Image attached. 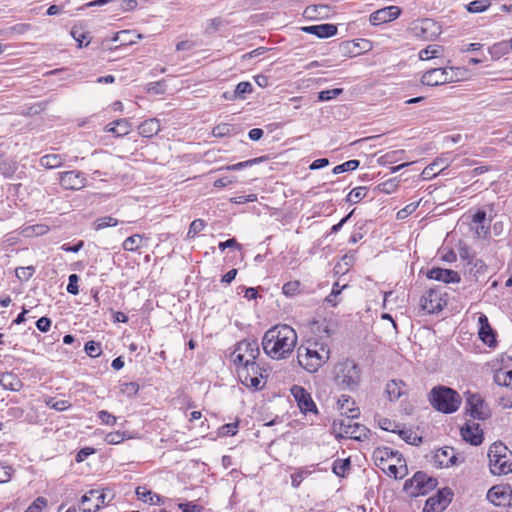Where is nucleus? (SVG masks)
Returning <instances> with one entry per match:
<instances>
[{
	"mask_svg": "<svg viewBox=\"0 0 512 512\" xmlns=\"http://www.w3.org/2000/svg\"><path fill=\"white\" fill-rule=\"evenodd\" d=\"M297 333L289 325L278 324L267 330L262 338V348L274 360L286 359L297 344Z\"/></svg>",
	"mask_w": 512,
	"mask_h": 512,
	"instance_id": "obj_1",
	"label": "nucleus"
},
{
	"mask_svg": "<svg viewBox=\"0 0 512 512\" xmlns=\"http://www.w3.org/2000/svg\"><path fill=\"white\" fill-rule=\"evenodd\" d=\"M330 347L323 339L310 338L297 348L299 365L308 373H316L330 359Z\"/></svg>",
	"mask_w": 512,
	"mask_h": 512,
	"instance_id": "obj_2",
	"label": "nucleus"
},
{
	"mask_svg": "<svg viewBox=\"0 0 512 512\" xmlns=\"http://www.w3.org/2000/svg\"><path fill=\"white\" fill-rule=\"evenodd\" d=\"M346 418L336 419L333 421V429L341 437H348L351 439L362 441L368 438L369 430L356 422L353 419L359 416V409L353 407L345 411Z\"/></svg>",
	"mask_w": 512,
	"mask_h": 512,
	"instance_id": "obj_3",
	"label": "nucleus"
},
{
	"mask_svg": "<svg viewBox=\"0 0 512 512\" xmlns=\"http://www.w3.org/2000/svg\"><path fill=\"white\" fill-rule=\"evenodd\" d=\"M429 401L437 411L450 414L460 407L461 397L452 388L436 386L430 392Z\"/></svg>",
	"mask_w": 512,
	"mask_h": 512,
	"instance_id": "obj_4",
	"label": "nucleus"
},
{
	"mask_svg": "<svg viewBox=\"0 0 512 512\" xmlns=\"http://www.w3.org/2000/svg\"><path fill=\"white\" fill-rule=\"evenodd\" d=\"M489 467L494 475L512 472V452L501 442L493 443L488 450Z\"/></svg>",
	"mask_w": 512,
	"mask_h": 512,
	"instance_id": "obj_5",
	"label": "nucleus"
},
{
	"mask_svg": "<svg viewBox=\"0 0 512 512\" xmlns=\"http://www.w3.org/2000/svg\"><path fill=\"white\" fill-rule=\"evenodd\" d=\"M335 380L342 389H355L360 382V369L351 360L339 363L335 369Z\"/></svg>",
	"mask_w": 512,
	"mask_h": 512,
	"instance_id": "obj_6",
	"label": "nucleus"
},
{
	"mask_svg": "<svg viewBox=\"0 0 512 512\" xmlns=\"http://www.w3.org/2000/svg\"><path fill=\"white\" fill-rule=\"evenodd\" d=\"M459 79V68H433L422 75L421 83L427 86H439L459 81Z\"/></svg>",
	"mask_w": 512,
	"mask_h": 512,
	"instance_id": "obj_7",
	"label": "nucleus"
},
{
	"mask_svg": "<svg viewBox=\"0 0 512 512\" xmlns=\"http://www.w3.org/2000/svg\"><path fill=\"white\" fill-rule=\"evenodd\" d=\"M260 354L259 344L254 339H244L240 341L233 351V361L239 366L256 363V359Z\"/></svg>",
	"mask_w": 512,
	"mask_h": 512,
	"instance_id": "obj_8",
	"label": "nucleus"
},
{
	"mask_svg": "<svg viewBox=\"0 0 512 512\" xmlns=\"http://www.w3.org/2000/svg\"><path fill=\"white\" fill-rule=\"evenodd\" d=\"M437 480L426 473L418 471L404 483V490L413 496L425 495L435 489Z\"/></svg>",
	"mask_w": 512,
	"mask_h": 512,
	"instance_id": "obj_9",
	"label": "nucleus"
},
{
	"mask_svg": "<svg viewBox=\"0 0 512 512\" xmlns=\"http://www.w3.org/2000/svg\"><path fill=\"white\" fill-rule=\"evenodd\" d=\"M466 413L473 419L486 420L491 416L488 405L478 393H466Z\"/></svg>",
	"mask_w": 512,
	"mask_h": 512,
	"instance_id": "obj_10",
	"label": "nucleus"
},
{
	"mask_svg": "<svg viewBox=\"0 0 512 512\" xmlns=\"http://www.w3.org/2000/svg\"><path fill=\"white\" fill-rule=\"evenodd\" d=\"M238 377L242 384L256 390L261 389V379L263 378L262 369L257 363L238 367Z\"/></svg>",
	"mask_w": 512,
	"mask_h": 512,
	"instance_id": "obj_11",
	"label": "nucleus"
},
{
	"mask_svg": "<svg viewBox=\"0 0 512 512\" xmlns=\"http://www.w3.org/2000/svg\"><path fill=\"white\" fill-rule=\"evenodd\" d=\"M142 35L137 34L131 30H123L117 32L112 38L104 39L102 41V47L104 49L113 50L118 48L119 46L132 45L137 42V40L141 39Z\"/></svg>",
	"mask_w": 512,
	"mask_h": 512,
	"instance_id": "obj_12",
	"label": "nucleus"
},
{
	"mask_svg": "<svg viewBox=\"0 0 512 512\" xmlns=\"http://www.w3.org/2000/svg\"><path fill=\"white\" fill-rule=\"evenodd\" d=\"M453 493L450 488H443L426 500L423 512H442L451 502Z\"/></svg>",
	"mask_w": 512,
	"mask_h": 512,
	"instance_id": "obj_13",
	"label": "nucleus"
},
{
	"mask_svg": "<svg viewBox=\"0 0 512 512\" xmlns=\"http://www.w3.org/2000/svg\"><path fill=\"white\" fill-rule=\"evenodd\" d=\"M441 27L437 22L432 19H423L417 23H414L411 31L413 35L422 40H433L440 34Z\"/></svg>",
	"mask_w": 512,
	"mask_h": 512,
	"instance_id": "obj_14",
	"label": "nucleus"
},
{
	"mask_svg": "<svg viewBox=\"0 0 512 512\" xmlns=\"http://www.w3.org/2000/svg\"><path fill=\"white\" fill-rule=\"evenodd\" d=\"M290 391L302 413H318L311 394L305 388L299 385H293Z\"/></svg>",
	"mask_w": 512,
	"mask_h": 512,
	"instance_id": "obj_15",
	"label": "nucleus"
},
{
	"mask_svg": "<svg viewBox=\"0 0 512 512\" xmlns=\"http://www.w3.org/2000/svg\"><path fill=\"white\" fill-rule=\"evenodd\" d=\"M85 174L78 170L59 173V183L66 190H80L86 186Z\"/></svg>",
	"mask_w": 512,
	"mask_h": 512,
	"instance_id": "obj_16",
	"label": "nucleus"
},
{
	"mask_svg": "<svg viewBox=\"0 0 512 512\" xmlns=\"http://www.w3.org/2000/svg\"><path fill=\"white\" fill-rule=\"evenodd\" d=\"M106 494L100 490H90L85 493L80 501L82 512H97L104 505Z\"/></svg>",
	"mask_w": 512,
	"mask_h": 512,
	"instance_id": "obj_17",
	"label": "nucleus"
},
{
	"mask_svg": "<svg viewBox=\"0 0 512 512\" xmlns=\"http://www.w3.org/2000/svg\"><path fill=\"white\" fill-rule=\"evenodd\" d=\"M458 456L454 448L445 446L435 451L432 464L436 468H448L458 464Z\"/></svg>",
	"mask_w": 512,
	"mask_h": 512,
	"instance_id": "obj_18",
	"label": "nucleus"
},
{
	"mask_svg": "<svg viewBox=\"0 0 512 512\" xmlns=\"http://www.w3.org/2000/svg\"><path fill=\"white\" fill-rule=\"evenodd\" d=\"M421 307L428 313H435L443 308V300L440 293L435 289H429L421 297Z\"/></svg>",
	"mask_w": 512,
	"mask_h": 512,
	"instance_id": "obj_19",
	"label": "nucleus"
},
{
	"mask_svg": "<svg viewBox=\"0 0 512 512\" xmlns=\"http://www.w3.org/2000/svg\"><path fill=\"white\" fill-rule=\"evenodd\" d=\"M463 440L470 443L471 445L478 446L483 442V432L480 429V425L468 421L460 430Z\"/></svg>",
	"mask_w": 512,
	"mask_h": 512,
	"instance_id": "obj_20",
	"label": "nucleus"
},
{
	"mask_svg": "<svg viewBox=\"0 0 512 512\" xmlns=\"http://www.w3.org/2000/svg\"><path fill=\"white\" fill-rule=\"evenodd\" d=\"M400 14L401 9L398 6L385 7L370 15V23L372 25L387 23L398 18Z\"/></svg>",
	"mask_w": 512,
	"mask_h": 512,
	"instance_id": "obj_21",
	"label": "nucleus"
},
{
	"mask_svg": "<svg viewBox=\"0 0 512 512\" xmlns=\"http://www.w3.org/2000/svg\"><path fill=\"white\" fill-rule=\"evenodd\" d=\"M400 453L389 447H377L372 454L374 464L383 471H386V465L390 460H396Z\"/></svg>",
	"mask_w": 512,
	"mask_h": 512,
	"instance_id": "obj_22",
	"label": "nucleus"
},
{
	"mask_svg": "<svg viewBox=\"0 0 512 512\" xmlns=\"http://www.w3.org/2000/svg\"><path fill=\"white\" fill-rule=\"evenodd\" d=\"M427 277L444 283H459L461 280L460 274L457 271L439 267H434L429 270Z\"/></svg>",
	"mask_w": 512,
	"mask_h": 512,
	"instance_id": "obj_23",
	"label": "nucleus"
},
{
	"mask_svg": "<svg viewBox=\"0 0 512 512\" xmlns=\"http://www.w3.org/2000/svg\"><path fill=\"white\" fill-rule=\"evenodd\" d=\"M301 30L305 33L312 34L318 38H329L337 33V26L330 23H324L319 25L304 26Z\"/></svg>",
	"mask_w": 512,
	"mask_h": 512,
	"instance_id": "obj_24",
	"label": "nucleus"
},
{
	"mask_svg": "<svg viewBox=\"0 0 512 512\" xmlns=\"http://www.w3.org/2000/svg\"><path fill=\"white\" fill-rule=\"evenodd\" d=\"M487 499L495 506H505L510 501V495L504 486H493L488 490Z\"/></svg>",
	"mask_w": 512,
	"mask_h": 512,
	"instance_id": "obj_25",
	"label": "nucleus"
},
{
	"mask_svg": "<svg viewBox=\"0 0 512 512\" xmlns=\"http://www.w3.org/2000/svg\"><path fill=\"white\" fill-rule=\"evenodd\" d=\"M478 323L480 325L479 328V337L480 339L488 346H493L496 343L495 335L493 329L491 328L488 318L481 314L478 318Z\"/></svg>",
	"mask_w": 512,
	"mask_h": 512,
	"instance_id": "obj_26",
	"label": "nucleus"
},
{
	"mask_svg": "<svg viewBox=\"0 0 512 512\" xmlns=\"http://www.w3.org/2000/svg\"><path fill=\"white\" fill-rule=\"evenodd\" d=\"M407 465L405 459L399 454L396 457L395 463H389L386 465V471L389 476H393L395 479H402L407 474Z\"/></svg>",
	"mask_w": 512,
	"mask_h": 512,
	"instance_id": "obj_27",
	"label": "nucleus"
},
{
	"mask_svg": "<svg viewBox=\"0 0 512 512\" xmlns=\"http://www.w3.org/2000/svg\"><path fill=\"white\" fill-rule=\"evenodd\" d=\"M0 385L6 390L20 391L23 387V382L13 372H4L0 375Z\"/></svg>",
	"mask_w": 512,
	"mask_h": 512,
	"instance_id": "obj_28",
	"label": "nucleus"
},
{
	"mask_svg": "<svg viewBox=\"0 0 512 512\" xmlns=\"http://www.w3.org/2000/svg\"><path fill=\"white\" fill-rule=\"evenodd\" d=\"M137 498L149 505H160L163 503L162 497L146 486H138L135 490Z\"/></svg>",
	"mask_w": 512,
	"mask_h": 512,
	"instance_id": "obj_29",
	"label": "nucleus"
},
{
	"mask_svg": "<svg viewBox=\"0 0 512 512\" xmlns=\"http://www.w3.org/2000/svg\"><path fill=\"white\" fill-rule=\"evenodd\" d=\"M138 130L142 137L151 138L160 132V121L156 118L147 119L138 126Z\"/></svg>",
	"mask_w": 512,
	"mask_h": 512,
	"instance_id": "obj_30",
	"label": "nucleus"
},
{
	"mask_svg": "<svg viewBox=\"0 0 512 512\" xmlns=\"http://www.w3.org/2000/svg\"><path fill=\"white\" fill-rule=\"evenodd\" d=\"M449 166L448 158H437L431 164L426 166L422 172L424 178L435 177L439 172Z\"/></svg>",
	"mask_w": 512,
	"mask_h": 512,
	"instance_id": "obj_31",
	"label": "nucleus"
},
{
	"mask_svg": "<svg viewBox=\"0 0 512 512\" xmlns=\"http://www.w3.org/2000/svg\"><path fill=\"white\" fill-rule=\"evenodd\" d=\"M404 387L403 381L391 380L386 384L385 391L391 401H396L404 394Z\"/></svg>",
	"mask_w": 512,
	"mask_h": 512,
	"instance_id": "obj_32",
	"label": "nucleus"
},
{
	"mask_svg": "<svg viewBox=\"0 0 512 512\" xmlns=\"http://www.w3.org/2000/svg\"><path fill=\"white\" fill-rule=\"evenodd\" d=\"M64 157L59 154H46L39 159V163L46 169H55L61 167L64 163Z\"/></svg>",
	"mask_w": 512,
	"mask_h": 512,
	"instance_id": "obj_33",
	"label": "nucleus"
},
{
	"mask_svg": "<svg viewBox=\"0 0 512 512\" xmlns=\"http://www.w3.org/2000/svg\"><path fill=\"white\" fill-rule=\"evenodd\" d=\"M265 160H266V157L265 156H261V157H257V158H254V159H250V160H246V161H243V162H239V163H236V164H233V165H227V166L219 168V170L237 171V170H241V169H244V168H247V167H251V166H253L255 164L264 162Z\"/></svg>",
	"mask_w": 512,
	"mask_h": 512,
	"instance_id": "obj_34",
	"label": "nucleus"
},
{
	"mask_svg": "<svg viewBox=\"0 0 512 512\" xmlns=\"http://www.w3.org/2000/svg\"><path fill=\"white\" fill-rule=\"evenodd\" d=\"M493 378L497 385L512 388V370H498Z\"/></svg>",
	"mask_w": 512,
	"mask_h": 512,
	"instance_id": "obj_35",
	"label": "nucleus"
},
{
	"mask_svg": "<svg viewBox=\"0 0 512 512\" xmlns=\"http://www.w3.org/2000/svg\"><path fill=\"white\" fill-rule=\"evenodd\" d=\"M405 442L412 445H419L422 442V438L414 433L411 429H399L396 432Z\"/></svg>",
	"mask_w": 512,
	"mask_h": 512,
	"instance_id": "obj_36",
	"label": "nucleus"
},
{
	"mask_svg": "<svg viewBox=\"0 0 512 512\" xmlns=\"http://www.w3.org/2000/svg\"><path fill=\"white\" fill-rule=\"evenodd\" d=\"M491 6L490 0H474L465 5V8L470 13H482Z\"/></svg>",
	"mask_w": 512,
	"mask_h": 512,
	"instance_id": "obj_37",
	"label": "nucleus"
},
{
	"mask_svg": "<svg viewBox=\"0 0 512 512\" xmlns=\"http://www.w3.org/2000/svg\"><path fill=\"white\" fill-rule=\"evenodd\" d=\"M442 52L443 47L439 45H429L419 52V58L421 60H429L431 58L438 57Z\"/></svg>",
	"mask_w": 512,
	"mask_h": 512,
	"instance_id": "obj_38",
	"label": "nucleus"
},
{
	"mask_svg": "<svg viewBox=\"0 0 512 512\" xmlns=\"http://www.w3.org/2000/svg\"><path fill=\"white\" fill-rule=\"evenodd\" d=\"M118 223L119 221L116 218L112 216H104L97 218L93 223V227L96 231H99L108 227H114L118 225Z\"/></svg>",
	"mask_w": 512,
	"mask_h": 512,
	"instance_id": "obj_39",
	"label": "nucleus"
},
{
	"mask_svg": "<svg viewBox=\"0 0 512 512\" xmlns=\"http://www.w3.org/2000/svg\"><path fill=\"white\" fill-rule=\"evenodd\" d=\"M367 194L366 187H356L350 191L347 195L346 201L352 204H356L361 201Z\"/></svg>",
	"mask_w": 512,
	"mask_h": 512,
	"instance_id": "obj_40",
	"label": "nucleus"
},
{
	"mask_svg": "<svg viewBox=\"0 0 512 512\" xmlns=\"http://www.w3.org/2000/svg\"><path fill=\"white\" fill-rule=\"evenodd\" d=\"M328 12H329V7L327 5H322V4L309 6L305 10V14L308 17H314V16L326 17L328 15Z\"/></svg>",
	"mask_w": 512,
	"mask_h": 512,
	"instance_id": "obj_41",
	"label": "nucleus"
},
{
	"mask_svg": "<svg viewBox=\"0 0 512 512\" xmlns=\"http://www.w3.org/2000/svg\"><path fill=\"white\" fill-rule=\"evenodd\" d=\"M142 241V236L139 234L132 235L125 239L123 242V249L126 251H136L140 247V243Z\"/></svg>",
	"mask_w": 512,
	"mask_h": 512,
	"instance_id": "obj_42",
	"label": "nucleus"
},
{
	"mask_svg": "<svg viewBox=\"0 0 512 512\" xmlns=\"http://www.w3.org/2000/svg\"><path fill=\"white\" fill-rule=\"evenodd\" d=\"M359 165H360L359 160H349L340 165L335 166L333 168L332 172H333V174L337 175L340 173L353 171V170L357 169L359 167Z\"/></svg>",
	"mask_w": 512,
	"mask_h": 512,
	"instance_id": "obj_43",
	"label": "nucleus"
},
{
	"mask_svg": "<svg viewBox=\"0 0 512 512\" xmlns=\"http://www.w3.org/2000/svg\"><path fill=\"white\" fill-rule=\"evenodd\" d=\"M332 469L337 476L344 477L346 472L350 469V460H335Z\"/></svg>",
	"mask_w": 512,
	"mask_h": 512,
	"instance_id": "obj_44",
	"label": "nucleus"
},
{
	"mask_svg": "<svg viewBox=\"0 0 512 512\" xmlns=\"http://www.w3.org/2000/svg\"><path fill=\"white\" fill-rule=\"evenodd\" d=\"M206 227V223L203 219H196L192 221V223L189 226V230L187 232L186 238L192 239L194 238L199 232L204 230Z\"/></svg>",
	"mask_w": 512,
	"mask_h": 512,
	"instance_id": "obj_45",
	"label": "nucleus"
},
{
	"mask_svg": "<svg viewBox=\"0 0 512 512\" xmlns=\"http://www.w3.org/2000/svg\"><path fill=\"white\" fill-rule=\"evenodd\" d=\"M234 90L238 99H245L247 94H251L253 92V86L248 81H242L236 85Z\"/></svg>",
	"mask_w": 512,
	"mask_h": 512,
	"instance_id": "obj_46",
	"label": "nucleus"
},
{
	"mask_svg": "<svg viewBox=\"0 0 512 512\" xmlns=\"http://www.w3.org/2000/svg\"><path fill=\"white\" fill-rule=\"evenodd\" d=\"M114 124L118 127V137H123L129 134L132 130V124L128 119L114 120Z\"/></svg>",
	"mask_w": 512,
	"mask_h": 512,
	"instance_id": "obj_47",
	"label": "nucleus"
},
{
	"mask_svg": "<svg viewBox=\"0 0 512 512\" xmlns=\"http://www.w3.org/2000/svg\"><path fill=\"white\" fill-rule=\"evenodd\" d=\"M45 404L56 411H65L71 406L66 400H55L52 397L47 398Z\"/></svg>",
	"mask_w": 512,
	"mask_h": 512,
	"instance_id": "obj_48",
	"label": "nucleus"
},
{
	"mask_svg": "<svg viewBox=\"0 0 512 512\" xmlns=\"http://www.w3.org/2000/svg\"><path fill=\"white\" fill-rule=\"evenodd\" d=\"M120 392L128 397H133L139 391V385L136 382L120 383Z\"/></svg>",
	"mask_w": 512,
	"mask_h": 512,
	"instance_id": "obj_49",
	"label": "nucleus"
},
{
	"mask_svg": "<svg viewBox=\"0 0 512 512\" xmlns=\"http://www.w3.org/2000/svg\"><path fill=\"white\" fill-rule=\"evenodd\" d=\"M234 130V126L228 123H220L216 125L213 130L212 134L215 137H225Z\"/></svg>",
	"mask_w": 512,
	"mask_h": 512,
	"instance_id": "obj_50",
	"label": "nucleus"
},
{
	"mask_svg": "<svg viewBox=\"0 0 512 512\" xmlns=\"http://www.w3.org/2000/svg\"><path fill=\"white\" fill-rule=\"evenodd\" d=\"M282 292L284 295L288 297H292L297 295L300 292V282L299 281H289L285 283L282 287Z\"/></svg>",
	"mask_w": 512,
	"mask_h": 512,
	"instance_id": "obj_51",
	"label": "nucleus"
},
{
	"mask_svg": "<svg viewBox=\"0 0 512 512\" xmlns=\"http://www.w3.org/2000/svg\"><path fill=\"white\" fill-rule=\"evenodd\" d=\"M71 36L78 43V47L80 48L83 46H88L90 43V40H87L86 43H84V41L87 39V34L77 27H73L71 29Z\"/></svg>",
	"mask_w": 512,
	"mask_h": 512,
	"instance_id": "obj_52",
	"label": "nucleus"
},
{
	"mask_svg": "<svg viewBox=\"0 0 512 512\" xmlns=\"http://www.w3.org/2000/svg\"><path fill=\"white\" fill-rule=\"evenodd\" d=\"M84 350L86 354L92 358H96L102 353L100 343L95 341H88L85 344Z\"/></svg>",
	"mask_w": 512,
	"mask_h": 512,
	"instance_id": "obj_53",
	"label": "nucleus"
},
{
	"mask_svg": "<svg viewBox=\"0 0 512 512\" xmlns=\"http://www.w3.org/2000/svg\"><path fill=\"white\" fill-rule=\"evenodd\" d=\"M419 206V201L407 204L404 208L397 212V219L403 220L411 215Z\"/></svg>",
	"mask_w": 512,
	"mask_h": 512,
	"instance_id": "obj_54",
	"label": "nucleus"
},
{
	"mask_svg": "<svg viewBox=\"0 0 512 512\" xmlns=\"http://www.w3.org/2000/svg\"><path fill=\"white\" fill-rule=\"evenodd\" d=\"M343 92L341 88H334L331 90H323L318 93L319 101H329Z\"/></svg>",
	"mask_w": 512,
	"mask_h": 512,
	"instance_id": "obj_55",
	"label": "nucleus"
},
{
	"mask_svg": "<svg viewBox=\"0 0 512 512\" xmlns=\"http://www.w3.org/2000/svg\"><path fill=\"white\" fill-rule=\"evenodd\" d=\"M14 470L11 466L0 462V484L10 481Z\"/></svg>",
	"mask_w": 512,
	"mask_h": 512,
	"instance_id": "obj_56",
	"label": "nucleus"
},
{
	"mask_svg": "<svg viewBox=\"0 0 512 512\" xmlns=\"http://www.w3.org/2000/svg\"><path fill=\"white\" fill-rule=\"evenodd\" d=\"M309 471L305 469H299L291 475V484L293 487L297 488L301 482L307 477Z\"/></svg>",
	"mask_w": 512,
	"mask_h": 512,
	"instance_id": "obj_57",
	"label": "nucleus"
},
{
	"mask_svg": "<svg viewBox=\"0 0 512 512\" xmlns=\"http://www.w3.org/2000/svg\"><path fill=\"white\" fill-rule=\"evenodd\" d=\"M125 439V433L121 431L110 432L105 436V441L108 444H119Z\"/></svg>",
	"mask_w": 512,
	"mask_h": 512,
	"instance_id": "obj_58",
	"label": "nucleus"
},
{
	"mask_svg": "<svg viewBox=\"0 0 512 512\" xmlns=\"http://www.w3.org/2000/svg\"><path fill=\"white\" fill-rule=\"evenodd\" d=\"M69 283L67 285V292L72 294V295H78L79 294V286H78V282H79V276L77 274H71L69 276Z\"/></svg>",
	"mask_w": 512,
	"mask_h": 512,
	"instance_id": "obj_59",
	"label": "nucleus"
},
{
	"mask_svg": "<svg viewBox=\"0 0 512 512\" xmlns=\"http://www.w3.org/2000/svg\"><path fill=\"white\" fill-rule=\"evenodd\" d=\"M98 418L101 420V422L103 424H106L109 426H113L117 422V418L106 410L99 411Z\"/></svg>",
	"mask_w": 512,
	"mask_h": 512,
	"instance_id": "obj_60",
	"label": "nucleus"
},
{
	"mask_svg": "<svg viewBox=\"0 0 512 512\" xmlns=\"http://www.w3.org/2000/svg\"><path fill=\"white\" fill-rule=\"evenodd\" d=\"M341 50L344 52V53H351V54H354V55H358L361 53V50H356L357 47L360 48L359 46V43L355 42V41H347V42H343L341 44Z\"/></svg>",
	"mask_w": 512,
	"mask_h": 512,
	"instance_id": "obj_61",
	"label": "nucleus"
},
{
	"mask_svg": "<svg viewBox=\"0 0 512 512\" xmlns=\"http://www.w3.org/2000/svg\"><path fill=\"white\" fill-rule=\"evenodd\" d=\"M47 500L43 497H38L25 512H41L46 506Z\"/></svg>",
	"mask_w": 512,
	"mask_h": 512,
	"instance_id": "obj_62",
	"label": "nucleus"
},
{
	"mask_svg": "<svg viewBox=\"0 0 512 512\" xmlns=\"http://www.w3.org/2000/svg\"><path fill=\"white\" fill-rule=\"evenodd\" d=\"M238 422L228 423L220 428V434L222 436H234L237 433Z\"/></svg>",
	"mask_w": 512,
	"mask_h": 512,
	"instance_id": "obj_63",
	"label": "nucleus"
},
{
	"mask_svg": "<svg viewBox=\"0 0 512 512\" xmlns=\"http://www.w3.org/2000/svg\"><path fill=\"white\" fill-rule=\"evenodd\" d=\"M93 453H95V449L94 448H91V447L82 448L77 453V455L75 457V460L78 463L83 462L88 456L92 455Z\"/></svg>",
	"mask_w": 512,
	"mask_h": 512,
	"instance_id": "obj_64",
	"label": "nucleus"
}]
</instances>
